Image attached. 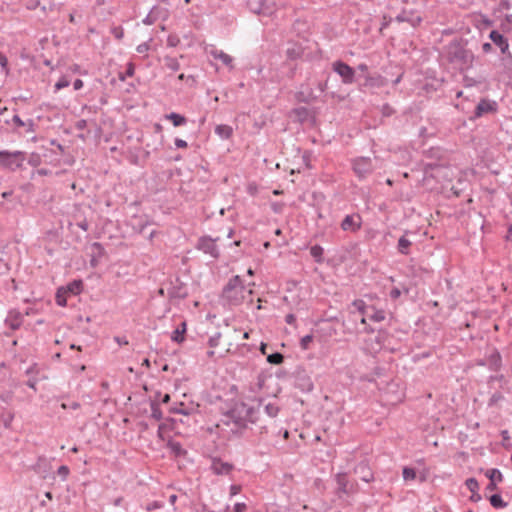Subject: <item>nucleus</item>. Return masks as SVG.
<instances>
[{
    "label": "nucleus",
    "instance_id": "f257e3e1",
    "mask_svg": "<svg viewBox=\"0 0 512 512\" xmlns=\"http://www.w3.org/2000/svg\"><path fill=\"white\" fill-rule=\"evenodd\" d=\"M468 41L463 38H455L445 46V57L449 64L460 71H466L473 66L474 53L467 48Z\"/></svg>",
    "mask_w": 512,
    "mask_h": 512
},
{
    "label": "nucleus",
    "instance_id": "f03ea898",
    "mask_svg": "<svg viewBox=\"0 0 512 512\" xmlns=\"http://www.w3.org/2000/svg\"><path fill=\"white\" fill-rule=\"evenodd\" d=\"M258 410L253 406H249L245 402H235L233 406L224 413V417L227 420H223V423L229 425L232 422L236 429L232 430L233 433H240L248 427V423H256Z\"/></svg>",
    "mask_w": 512,
    "mask_h": 512
},
{
    "label": "nucleus",
    "instance_id": "7ed1b4c3",
    "mask_svg": "<svg viewBox=\"0 0 512 512\" xmlns=\"http://www.w3.org/2000/svg\"><path fill=\"white\" fill-rule=\"evenodd\" d=\"M252 290H246L240 276H233L224 286L222 298L230 305H240L245 300V295H252Z\"/></svg>",
    "mask_w": 512,
    "mask_h": 512
},
{
    "label": "nucleus",
    "instance_id": "20e7f679",
    "mask_svg": "<svg viewBox=\"0 0 512 512\" xmlns=\"http://www.w3.org/2000/svg\"><path fill=\"white\" fill-rule=\"evenodd\" d=\"M27 153L24 151H0V169L15 172L23 169L24 162L27 160Z\"/></svg>",
    "mask_w": 512,
    "mask_h": 512
},
{
    "label": "nucleus",
    "instance_id": "39448f33",
    "mask_svg": "<svg viewBox=\"0 0 512 512\" xmlns=\"http://www.w3.org/2000/svg\"><path fill=\"white\" fill-rule=\"evenodd\" d=\"M247 7L255 14L271 16L277 10L276 0H247Z\"/></svg>",
    "mask_w": 512,
    "mask_h": 512
},
{
    "label": "nucleus",
    "instance_id": "423d86ee",
    "mask_svg": "<svg viewBox=\"0 0 512 512\" xmlns=\"http://www.w3.org/2000/svg\"><path fill=\"white\" fill-rule=\"evenodd\" d=\"M498 111V103L488 98H482L476 105L473 115L470 116V120L474 121L480 117L488 114H495Z\"/></svg>",
    "mask_w": 512,
    "mask_h": 512
},
{
    "label": "nucleus",
    "instance_id": "0eeeda50",
    "mask_svg": "<svg viewBox=\"0 0 512 512\" xmlns=\"http://www.w3.org/2000/svg\"><path fill=\"white\" fill-rule=\"evenodd\" d=\"M332 69L341 77L344 84H352L355 81V70L347 63L337 60L333 62Z\"/></svg>",
    "mask_w": 512,
    "mask_h": 512
},
{
    "label": "nucleus",
    "instance_id": "6e6552de",
    "mask_svg": "<svg viewBox=\"0 0 512 512\" xmlns=\"http://www.w3.org/2000/svg\"><path fill=\"white\" fill-rule=\"evenodd\" d=\"M216 239H212L209 236H202L198 239L196 248L203 251L205 254H209L214 259H218L220 256L219 249L216 245Z\"/></svg>",
    "mask_w": 512,
    "mask_h": 512
},
{
    "label": "nucleus",
    "instance_id": "1a4fd4ad",
    "mask_svg": "<svg viewBox=\"0 0 512 512\" xmlns=\"http://www.w3.org/2000/svg\"><path fill=\"white\" fill-rule=\"evenodd\" d=\"M373 169L372 160L369 157H358L353 160V170L360 179L366 178Z\"/></svg>",
    "mask_w": 512,
    "mask_h": 512
},
{
    "label": "nucleus",
    "instance_id": "9d476101",
    "mask_svg": "<svg viewBox=\"0 0 512 512\" xmlns=\"http://www.w3.org/2000/svg\"><path fill=\"white\" fill-rule=\"evenodd\" d=\"M290 114L294 116V121L300 124L310 122L312 125H314L316 123V111L314 109L311 110L300 106L293 108Z\"/></svg>",
    "mask_w": 512,
    "mask_h": 512
},
{
    "label": "nucleus",
    "instance_id": "9b49d317",
    "mask_svg": "<svg viewBox=\"0 0 512 512\" xmlns=\"http://www.w3.org/2000/svg\"><path fill=\"white\" fill-rule=\"evenodd\" d=\"M295 386L303 392H311L314 383L305 369L298 368L295 372Z\"/></svg>",
    "mask_w": 512,
    "mask_h": 512
},
{
    "label": "nucleus",
    "instance_id": "f8f14e48",
    "mask_svg": "<svg viewBox=\"0 0 512 512\" xmlns=\"http://www.w3.org/2000/svg\"><path fill=\"white\" fill-rule=\"evenodd\" d=\"M187 295V287L179 278H176L174 282L170 283V287L168 288V296L170 299H184Z\"/></svg>",
    "mask_w": 512,
    "mask_h": 512
},
{
    "label": "nucleus",
    "instance_id": "ddd939ff",
    "mask_svg": "<svg viewBox=\"0 0 512 512\" xmlns=\"http://www.w3.org/2000/svg\"><path fill=\"white\" fill-rule=\"evenodd\" d=\"M486 356V364L490 371L499 372L503 367L502 356L497 348H492Z\"/></svg>",
    "mask_w": 512,
    "mask_h": 512
},
{
    "label": "nucleus",
    "instance_id": "4468645a",
    "mask_svg": "<svg viewBox=\"0 0 512 512\" xmlns=\"http://www.w3.org/2000/svg\"><path fill=\"white\" fill-rule=\"evenodd\" d=\"M362 218L359 214L346 215L341 222L344 231L356 232L361 228Z\"/></svg>",
    "mask_w": 512,
    "mask_h": 512
},
{
    "label": "nucleus",
    "instance_id": "2eb2a0df",
    "mask_svg": "<svg viewBox=\"0 0 512 512\" xmlns=\"http://www.w3.org/2000/svg\"><path fill=\"white\" fill-rule=\"evenodd\" d=\"M337 493L352 494L355 492L354 484H350L346 473L336 475Z\"/></svg>",
    "mask_w": 512,
    "mask_h": 512
},
{
    "label": "nucleus",
    "instance_id": "dca6fc26",
    "mask_svg": "<svg viewBox=\"0 0 512 512\" xmlns=\"http://www.w3.org/2000/svg\"><path fill=\"white\" fill-rule=\"evenodd\" d=\"M354 472L364 482L369 483L374 480L373 472L366 461L358 463L354 468Z\"/></svg>",
    "mask_w": 512,
    "mask_h": 512
},
{
    "label": "nucleus",
    "instance_id": "f3484780",
    "mask_svg": "<svg viewBox=\"0 0 512 512\" xmlns=\"http://www.w3.org/2000/svg\"><path fill=\"white\" fill-rule=\"evenodd\" d=\"M489 39L500 48L501 54H506L509 51L508 39L497 30H492L489 33Z\"/></svg>",
    "mask_w": 512,
    "mask_h": 512
},
{
    "label": "nucleus",
    "instance_id": "a211bd4d",
    "mask_svg": "<svg viewBox=\"0 0 512 512\" xmlns=\"http://www.w3.org/2000/svg\"><path fill=\"white\" fill-rule=\"evenodd\" d=\"M395 20L397 22H408L412 27H417L421 24L423 19L420 15L415 14L413 11L403 10L396 16Z\"/></svg>",
    "mask_w": 512,
    "mask_h": 512
},
{
    "label": "nucleus",
    "instance_id": "6ab92c4d",
    "mask_svg": "<svg viewBox=\"0 0 512 512\" xmlns=\"http://www.w3.org/2000/svg\"><path fill=\"white\" fill-rule=\"evenodd\" d=\"M234 466L231 463L223 462L220 458H213L211 470L216 475H228Z\"/></svg>",
    "mask_w": 512,
    "mask_h": 512
},
{
    "label": "nucleus",
    "instance_id": "aec40b11",
    "mask_svg": "<svg viewBox=\"0 0 512 512\" xmlns=\"http://www.w3.org/2000/svg\"><path fill=\"white\" fill-rule=\"evenodd\" d=\"M286 58L290 61H295L300 59L304 54V48L299 43L291 42L289 43L288 48L286 49Z\"/></svg>",
    "mask_w": 512,
    "mask_h": 512
},
{
    "label": "nucleus",
    "instance_id": "412c9836",
    "mask_svg": "<svg viewBox=\"0 0 512 512\" xmlns=\"http://www.w3.org/2000/svg\"><path fill=\"white\" fill-rule=\"evenodd\" d=\"M500 67L503 72L512 77V54L508 51L506 54H502L500 58Z\"/></svg>",
    "mask_w": 512,
    "mask_h": 512
},
{
    "label": "nucleus",
    "instance_id": "4be33fe9",
    "mask_svg": "<svg viewBox=\"0 0 512 512\" xmlns=\"http://www.w3.org/2000/svg\"><path fill=\"white\" fill-rule=\"evenodd\" d=\"M295 99L299 103L310 104L315 101L317 97L314 95L313 91L310 89L307 93L304 91H298L295 94Z\"/></svg>",
    "mask_w": 512,
    "mask_h": 512
},
{
    "label": "nucleus",
    "instance_id": "5701e85b",
    "mask_svg": "<svg viewBox=\"0 0 512 512\" xmlns=\"http://www.w3.org/2000/svg\"><path fill=\"white\" fill-rule=\"evenodd\" d=\"M185 333H186V322L182 321L179 324V326L173 331V333L171 335L172 341H174L176 343H182L185 340V337H184Z\"/></svg>",
    "mask_w": 512,
    "mask_h": 512
},
{
    "label": "nucleus",
    "instance_id": "b1692460",
    "mask_svg": "<svg viewBox=\"0 0 512 512\" xmlns=\"http://www.w3.org/2000/svg\"><path fill=\"white\" fill-rule=\"evenodd\" d=\"M405 234H407V232ZM411 245L412 242L406 237V235H403L398 240L397 250L403 255H408L410 253L409 249Z\"/></svg>",
    "mask_w": 512,
    "mask_h": 512
},
{
    "label": "nucleus",
    "instance_id": "393cba45",
    "mask_svg": "<svg viewBox=\"0 0 512 512\" xmlns=\"http://www.w3.org/2000/svg\"><path fill=\"white\" fill-rule=\"evenodd\" d=\"M215 59H219L222 63L228 66L230 69L233 68V58L221 50H214L211 52Z\"/></svg>",
    "mask_w": 512,
    "mask_h": 512
},
{
    "label": "nucleus",
    "instance_id": "a878e982",
    "mask_svg": "<svg viewBox=\"0 0 512 512\" xmlns=\"http://www.w3.org/2000/svg\"><path fill=\"white\" fill-rule=\"evenodd\" d=\"M5 323L12 329H18L22 324V316L19 313H9Z\"/></svg>",
    "mask_w": 512,
    "mask_h": 512
},
{
    "label": "nucleus",
    "instance_id": "bb28decb",
    "mask_svg": "<svg viewBox=\"0 0 512 512\" xmlns=\"http://www.w3.org/2000/svg\"><path fill=\"white\" fill-rule=\"evenodd\" d=\"M165 118L170 120L175 127H179L187 123V118L185 116L175 112L166 114Z\"/></svg>",
    "mask_w": 512,
    "mask_h": 512
},
{
    "label": "nucleus",
    "instance_id": "cd10ccee",
    "mask_svg": "<svg viewBox=\"0 0 512 512\" xmlns=\"http://www.w3.org/2000/svg\"><path fill=\"white\" fill-rule=\"evenodd\" d=\"M215 133L222 139H229L233 134V129L229 125L220 124L215 127Z\"/></svg>",
    "mask_w": 512,
    "mask_h": 512
},
{
    "label": "nucleus",
    "instance_id": "c85d7f7f",
    "mask_svg": "<svg viewBox=\"0 0 512 512\" xmlns=\"http://www.w3.org/2000/svg\"><path fill=\"white\" fill-rule=\"evenodd\" d=\"M83 289V281L82 280H73L66 287L65 290L67 293H71L73 295H78L81 293Z\"/></svg>",
    "mask_w": 512,
    "mask_h": 512
},
{
    "label": "nucleus",
    "instance_id": "c756f323",
    "mask_svg": "<svg viewBox=\"0 0 512 512\" xmlns=\"http://www.w3.org/2000/svg\"><path fill=\"white\" fill-rule=\"evenodd\" d=\"M485 476L490 480V482H502L504 477L501 471L497 468H491L485 471Z\"/></svg>",
    "mask_w": 512,
    "mask_h": 512
},
{
    "label": "nucleus",
    "instance_id": "7c9ffc66",
    "mask_svg": "<svg viewBox=\"0 0 512 512\" xmlns=\"http://www.w3.org/2000/svg\"><path fill=\"white\" fill-rule=\"evenodd\" d=\"M323 253L324 249L322 246L316 244L310 248V254L314 258L315 262L321 264L323 263Z\"/></svg>",
    "mask_w": 512,
    "mask_h": 512
},
{
    "label": "nucleus",
    "instance_id": "2f4dec72",
    "mask_svg": "<svg viewBox=\"0 0 512 512\" xmlns=\"http://www.w3.org/2000/svg\"><path fill=\"white\" fill-rule=\"evenodd\" d=\"M489 501H490V504L491 506H493L494 508H505L508 503L505 502L501 495L496 493V494H492L490 497H489Z\"/></svg>",
    "mask_w": 512,
    "mask_h": 512
},
{
    "label": "nucleus",
    "instance_id": "473e14b6",
    "mask_svg": "<svg viewBox=\"0 0 512 512\" xmlns=\"http://www.w3.org/2000/svg\"><path fill=\"white\" fill-rule=\"evenodd\" d=\"M164 63H165V66L172 70V71H178L180 69V63L179 61L177 60L176 57H172V56H165L164 57Z\"/></svg>",
    "mask_w": 512,
    "mask_h": 512
},
{
    "label": "nucleus",
    "instance_id": "72a5a7b5",
    "mask_svg": "<svg viewBox=\"0 0 512 512\" xmlns=\"http://www.w3.org/2000/svg\"><path fill=\"white\" fill-rule=\"evenodd\" d=\"M151 417L157 421L161 420L163 417L162 411L159 407V403L156 400H151Z\"/></svg>",
    "mask_w": 512,
    "mask_h": 512
},
{
    "label": "nucleus",
    "instance_id": "f704fd0d",
    "mask_svg": "<svg viewBox=\"0 0 512 512\" xmlns=\"http://www.w3.org/2000/svg\"><path fill=\"white\" fill-rule=\"evenodd\" d=\"M267 362L273 365H280L284 362V355L280 352H274L267 356Z\"/></svg>",
    "mask_w": 512,
    "mask_h": 512
},
{
    "label": "nucleus",
    "instance_id": "c9c22d12",
    "mask_svg": "<svg viewBox=\"0 0 512 512\" xmlns=\"http://www.w3.org/2000/svg\"><path fill=\"white\" fill-rule=\"evenodd\" d=\"M66 295H67V291L65 290L64 287H61L57 290V293H56V303L59 305V306H66L67 305V299H66Z\"/></svg>",
    "mask_w": 512,
    "mask_h": 512
},
{
    "label": "nucleus",
    "instance_id": "e433bc0d",
    "mask_svg": "<svg viewBox=\"0 0 512 512\" xmlns=\"http://www.w3.org/2000/svg\"><path fill=\"white\" fill-rule=\"evenodd\" d=\"M168 446L176 456H182L186 453L179 442L169 441Z\"/></svg>",
    "mask_w": 512,
    "mask_h": 512
},
{
    "label": "nucleus",
    "instance_id": "4c0bfd02",
    "mask_svg": "<svg viewBox=\"0 0 512 512\" xmlns=\"http://www.w3.org/2000/svg\"><path fill=\"white\" fill-rule=\"evenodd\" d=\"M402 475L405 481L414 480L416 478V470L411 467H404Z\"/></svg>",
    "mask_w": 512,
    "mask_h": 512
},
{
    "label": "nucleus",
    "instance_id": "58836bf2",
    "mask_svg": "<svg viewBox=\"0 0 512 512\" xmlns=\"http://www.w3.org/2000/svg\"><path fill=\"white\" fill-rule=\"evenodd\" d=\"M465 485L471 493H475V491H478L479 489V483L475 478H468Z\"/></svg>",
    "mask_w": 512,
    "mask_h": 512
},
{
    "label": "nucleus",
    "instance_id": "ea45409f",
    "mask_svg": "<svg viewBox=\"0 0 512 512\" xmlns=\"http://www.w3.org/2000/svg\"><path fill=\"white\" fill-rule=\"evenodd\" d=\"M504 399V396L501 392H495L491 395L489 401H488V406L489 407H493V406H496L497 403L501 400Z\"/></svg>",
    "mask_w": 512,
    "mask_h": 512
},
{
    "label": "nucleus",
    "instance_id": "a19ab883",
    "mask_svg": "<svg viewBox=\"0 0 512 512\" xmlns=\"http://www.w3.org/2000/svg\"><path fill=\"white\" fill-rule=\"evenodd\" d=\"M265 412L270 416V417H275L277 416L278 412H279V407L275 404H272V403H269L265 406Z\"/></svg>",
    "mask_w": 512,
    "mask_h": 512
},
{
    "label": "nucleus",
    "instance_id": "79ce46f5",
    "mask_svg": "<svg viewBox=\"0 0 512 512\" xmlns=\"http://www.w3.org/2000/svg\"><path fill=\"white\" fill-rule=\"evenodd\" d=\"M282 67H287V69H288L286 72L287 78L293 79L295 76V73H296L297 65H291L288 62H284L282 64Z\"/></svg>",
    "mask_w": 512,
    "mask_h": 512
},
{
    "label": "nucleus",
    "instance_id": "37998d69",
    "mask_svg": "<svg viewBox=\"0 0 512 512\" xmlns=\"http://www.w3.org/2000/svg\"><path fill=\"white\" fill-rule=\"evenodd\" d=\"M27 161L32 167H38L41 164V157L37 153H32Z\"/></svg>",
    "mask_w": 512,
    "mask_h": 512
},
{
    "label": "nucleus",
    "instance_id": "c03bdc74",
    "mask_svg": "<svg viewBox=\"0 0 512 512\" xmlns=\"http://www.w3.org/2000/svg\"><path fill=\"white\" fill-rule=\"evenodd\" d=\"M366 316L376 322H380L385 319V314H384V311H382V310L374 311L373 314L368 313V315H366Z\"/></svg>",
    "mask_w": 512,
    "mask_h": 512
},
{
    "label": "nucleus",
    "instance_id": "a18cd8bd",
    "mask_svg": "<svg viewBox=\"0 0 512 512\" xmlns=\"http://www.w3.org/2000/svg\"><path fill=\"white\" fill-rule=\"evenodd\" d=\"M313 341V335H306L300 340V347L303 350H308L310 343Z\"/></svg>",
    "mask_w": 512,
    "mask_h": 512
},
{
    "label": "nucleus",
    "instance_id": "49530a36",
    "mask_svg": "<svg viewBox=\"0 0 512 512\" xmlns=\"http://www.w3.org/2000/svg\"><path fill=\"white\" fill-rule=\"evenodd\" d=\"M353 305L361 312L363 315H368L367 308L363 300H355Z\"/></svg>",
    "mask_w": 512,
    "mask_h": 512
},
{
    "label": "nucleus",
    "instance_id": "de8ad7c7",
    "mask_svg": "<svg viewBox=\"0 0 512 512\" xmlns=\"http://www.w3.org/2000/svg\"><path fill=\"white\" fill-rule=\"evenodd\" d=\"M70 85V81L66 77H61L55 84L56 90H61Z\"/></svg>",
    "mask_w": 512,
    "mask_h": 512
},
{
    "label": "nucleus",
    "instance_id": "09e8293b",
    "mask_svg": "<svg viewBox=\"0 0 512 512\" xmlns=\"http://www.w3.org/2000/svg\"><path fill=\"white\" fill-rule=\"evenodd\" d=\"M381 113L385 117H390L395 113V110L389 104L386 103L382 106Z\"/></svg>",
    "mask_w": 512,
    "mask_h": 512
},
{
    "label": "nucleus",
    "instance_id": "8fccbe9b",
    "mask_svg": "<svg viewBox=\"0 0 512 512\" xmlns=\"http://www.w3.org/2000/svg\"><path fill=\"white\" fill-rule=\"evenodd\" d=\"M154 9H156V7H154L150 13L144 18L143 20V23L146 24V25H152L156 20H157V17L154 16Z\"/></svg>",
    "mask_w": 512,
    "mask_h": 512
},
{
    "label": "nucleus",
    "instance_id": "3c124183",
    "mask_svg": "<svg viewBox=\"0 0 512 512\" xmlns=\"http://www.w3.org/2000/svg\"><path fill=\"white\" fill-rule=\"evenodd\" d=\"M180 43V39L177 35H169L167 38V45L170 47H176Z\"/></svg>",
    "mask_w": 512,
    "mask_h": 512
},
{
    "label": "nucleus",
    "instance_id": "603ef678",
    "mask_svg": "<svg viewBox=\"0 0 512 512\" xmlns=\"http://www.w3.org/2000/svg\"><path fill=\"white\" fill-rule=\"evenodd\" d=\"M57 474L62 478V480H66L69 475V468L66 465H62L58 468Z\"/></svg>",
    "mask_w": 512,
    "mask_h": 512
},
{
    "label": "nucleus",
    "instance_id": "864d4df0",
    "mask_svg": "<svg viewBox=\"0 0 512 512\" xmlns=\"http://www.w3.org/2000/svg\"><path fill=\"white\" fill-rule=\"evenodd\" d=\"M221 338V333L217 332L214 336L209 338L208 344L210 347H216L219 344V340Z\"/></svg>",
    "mask_w": 512,
    "mask_h": 512
},
{
    "label": "nucleus",
    "instance_id": "5fc2aeb1",
    "mask_svg": "<svg viewBox=\"0 0 512 512\" xmlns=\"http://www.w3.org/2000/svg\"><path fill=\"white\" fill-rule=\"evenodd\" d=\"M183 406H184V404L180 403V407H172L170 411L172 413H176V414L189 415L190 412L188 410L182 408Z\"/></svg>",
    "mask_w": 512,
    "mask_h": 512
},
{
    "label": "nucleus",
    "instance_id": "6e6d98bb",
    "mask_svg": "<svg viewBox=\"0 0 512 512\" xmlns=\"http://www.w3.org/2000/svg\"><path fill=\"white\" fill-rule=\"evenodd\" d=\"M112 33L115 36L116 39L121 40L124 37V30L122 27H114L112 29Z\"/></svg>",
    "mask_w": 512,
    "mask_h": 512
},
{
    "label": "nucleus",
    "instance_id": "4d7b16f0",
    "mask_svg": "<svg viewBox=\"0 0 512 512\" xmlns=\"http://www.w3.org/2000/svg\"><path fill=\"white\" fill-rule=\"evenodd\" d=\"M494 381L506 382V379H505V376L503 374L490 375L488 377V383H492Z\"/></svg>",
    "mask_w": 512,
    "mask_h": 512
},
{
    "label": "nucleus",
    "instance_id": "13d9d810",
    "mask_svg": "<svg viewBox=\"0 0 512 512\" xmlns=\"http://www.w3.org/2000/svg\"><path fill=\"white\" fill-rule=\"evenodd\" d=\"M92 248L96 251L97 256L101 257L104 254V248L101 243L94 242Z\"/></svg>",
    "mask_w": 512,
    "mask_h": 512
},
{
    "label": "nucleus",
    "instance_id": "bf43d9fd",
    "mask_svg": "<svg viewBox=\"0 0 512 512\" xmlns=\"http://www.w3.org/2000/svg\"><path fill=\"white\" fill-rule=\"evenodd\" d=\"M149 225H150V224H149V222H148V221H142V220H140V221L138 222V226H139V230H138V231H139V233H140V234H147V231H146V230H147V228H148V226H149Z\"/></svg>",
    "mask_w": 512,
    "mask_h": 512
},
{
    "label": "nucleus",
    "instance_id": "052dcab7",
    "mask_svg": "<svg viewBox=\"0 0 512 512\" xmlns=\"http://www.w3.org/2000/svg\"><path fill=\"white\" fill-rule=\"evenodd\" d=\"M46 462H47L46 457H44V456L38 457L37 463L34 466L35 471L41 472V466H43V464H46Z\"/></svg>",
    "mask_w": 512,
    "mask_h": 512
},
{
    "label": "nucleus",
    "instance_id": "680f3d73",
    "mask_svg": "<svg viewBox=\"0 0 512 512\" xmlns=\"http://www.w3.org/2000/svg\"><path fill=\"white\" fill-rule=\"evenodd\" d=\"M401 295V291L399 288L397 287H393L390 292H389V296L392 300H396L400 297Z\"/></svg>",
    "mask_w": 512,
    "mask_h": 512
},
{
    "label": "nucleus",
    "instance_id": "e2e57ef3",
    "mask_svg": "<svg viewBox=\"0 0 512 512\" xmlns=\"http://www.w3.org/2000/svg\"><path fill=\"white\" fill-rule=\"evenodd\" d=\"M135 73V66L132 62H129L126 67L125 75L127 77H132Z\"/></svg>",
    "mask_w": 512,
    "mask_h": 512
},
{
    "label": "nucleus",
    "instance_id": "0e129e2a",
    "mask_svg": "<svg viewBox=\"0 0 512 512\" xmlns=\"http://www.w3.org/2000/svg\"><path fill=\"white\" fill-rule=\"evenodd\" d=\"M61 407H62L63 409H68V408H70V409H74V410H76V409H79V408L81 407V405H80V403H79V402H72V403H71V404H69V405H68V404H66V403H62V404H61Z\"/></svg>",
    "mask_w": 512,
    "mask_h": 512
},
{
    "label": "nucleus",
    "instance_id": "69168bd1",
    "mask_svg": "<svg viewBox=\"0 0 512 512\" xmlns=\"http://www.w3.org/2000/svg\"><path fill=\"white\" fill-rule=\"evenodd\" d=\"M12 122L17 126V127H22V126H26V123L18 116V115H14L13 118H12Z\"/></svg>",
    "mask_w": 512,
    "mask_h": 512
},
{
    "label": "nucleus",
    "instance_id": "338daca9",
    "mask_svg": "<svg viewBox=\"0 0 512 512\" xmlns=\"http://www.w3.org/2000/svg\"><path fill=\"white\" fill-rule=\"evenodd\" d=\"M247 506L245 503H236L233 507L234 512H244Z\"/></svg>",
    "mask_w": 512,
    "mask_h": 512
},
{
    "label": "nucleus",
    "instance_id": "774afa93",
    "mask_svg": "<svg viewBox=\"0 0 512 512\" xmlns=\"http://www.w3.org/2000/svg\"><path fill=\"white\" fill-rule=\"evenodd\" d=\"M137 52L142 54L149 50V45L147 43H141L136 48Z\"/></svg>",
    "mask_w": 512,
    "mask_h": 512
}]
</instances>
